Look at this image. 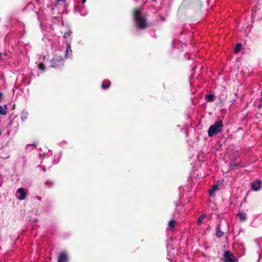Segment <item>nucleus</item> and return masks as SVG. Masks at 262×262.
I'll return each instance as SVG.
<instances>
[{"mask_svg":"<svg viewBox=\"0 0 262 262\" xmlns=\"http://www.w3.org/2000/svg\"><path fill=\"white\" fill-rule=\"evenodd\" d=\"M141 8L135 9L134 11V18L137 26L142 29L146 27L145 19L141 15Z\"/></svg>","mask_w":262,"mask_h":262,"instance_id":"1","label":"nucleus"},{"mask_svg":"<svg viewBox=\"0 0 262 262\" xmlns=\"http://www.w3.org/2000/svg\"><path fill=\"white\" fill-rule=\"evenodd\" d=\"M223 126V122L221 120L216 121L214 124L209 127L208 130V136L212 137L220 133L222 131Z\"/></svg>","mask_w":262,"mask_h":262,"instance_id":"2","label":"nucleus"},{"mask_svg":"<svg viewBox=\"0 0 262 262\" xmlns=\"http://www.w3.org/2000/svg\"><path fill=\"white\" fill-rule=\"evenodd\" d=\"M63 66V58L61 57L53 58L51 61V67L59 68Z\"/></svg>","mask_w":262,"mask_h":262,"instance_id":"3","label":"nucleus"},{"mask_svg":"<svg viewBox=\"0 0 262 262\" xmlns=\"http://www.w3.org/2000/svg\"><path fill=\"white\" fill-rule=\"evenodd\" d=\"M224 261L225 262H237V259L235 257L231 254L229 252L226 251L224 253Z\"/></svg>","mask_w":262,"mask_h":262,"instance_id":"4","label":"nucleus"},{"mask_svg":"<svg viewBox=\"0 0 262 262\" xmlns=\"http://www.w3.org/2000/svg\"><path fill=\"white\" fill-rule=\"evenodd\" d=\"M261 186V182L256 181L251 184V189L254 191H257L260 189Z\"/></svg>","mask_w":262,"mask_h":262,"instance_id":"5","label":"nucleus"},{"mask_svg":"<svg viewBox=\"0 0 262 262\" xmlns=\"http://www.w3.org/2000/svg\"><path fill=\"white\" fill-rule=\"evenodd\" d=\"M68 256L65 252L61 253L58 257V262H67Z\"/></svg>","mask_w":262,"mask_h":262,"instance_id":"6","label":"nucleus"},{"mask_svg":"<svg viewBox=\"0 0 262 262\" xmlns=\"http://www.w3.org/2000/svg\"><path fill=\"white\" fill-rule=\"evenodd\" d=\"M72 52V51L71 50V47L70 46V42H67V47H66V53H65V56L66 58L69 57L70 56L69 55V54H71Z\"/></svg>","mask_w":262,"mask_h":262,"instance_id":"7","label":"nucleus"},{"mask_svg":"<svg viewBox=\"0 0 262 262\" xmlns=\"http://www.w3.org/2000/svg\"><path fill=\"white\" fill-rule=\"evenodd\" d=\"M17 192L20 194V195L18 197V199L20 200L25 199L26 197V193L23 188H20L17 189Z\"/></svg>","mask_w":262,"mask_h":262,"instance_id":"8","label":"nucleus"},{"mask_svg":"<svg viewBox=\"0 0 262 262\" xmlns=\"http://www.w3.org/2000/svg\"><path fill=\"white\" fill-rule=\"evenodd\" d=\"M37 145L35 144H28L26 145V149L28 151H31V150L36 148Z\"/></svg>","mask_w":262,"mask_h":262,"instance_id":"9","label":"nucleus"},{"mask_svg":"<svg viewBox=\"0 0 262 262\" xmlns=\"http://www.w3.org/2000/svg\"><path fill=\"white\" fill-rule=\"evenodd\" d=\"M111 85V82L108 80H104L102 83V88L103 89H106L110 87Z\"/></svg>","mask_w":262,"mask_h":262,"instance_id":"10","label":"nucleus"},{"mask_svg":"<svg viewBox=\"0 0 262 262\" xmlns=\"http://www.w3.org/2000/svg\"><path fill=\"white\" fill-rule=\"evenodd\" d=\"M7 105H4L3 107L2 105H0V114L2 115H5L7 114Z\"/></svg>","mask_w":262,"mask_h":262,"instance_id":"11","label":"nucleus"},{"mask_svg":"<svg viewBox=\"0 0 262 262\" xmlns=\"http://www.w3.org/2000/svg\"><path fill=\"white\" fill-rule=\"evenodd\" d=\"M206 99L209 102H212L214 100V96L212 94H209L205 96Z\"/></svg>","mask_w":262,"mask_h":262,"instance_id":"12","label":"nucleus"},{"mask_svg":"<svg viewBox=\"0 0 262 262\" xmlns=\"http://www.w3.org/2000/svg\"><path fill=\"white\" fill-rule=\"evenodd\" d=\"M79 13L82 16H85L87 14L86 10L84 8L83 5H81V9L79 10Z\"/></svg>","mask_w":262,"mask_h":262,"instance_id":"13","label":"nucleus"},{"mask_svg":"<svg viewBox=\"0 0 262 262\" xmlns=\"http://www.w3.org/2000/svg\"><path fill=\"white\" fill-rule=\"evenodd\" d=\"M219 186L218 185H214L212 188L209 191V192H210V194L211 195H213V193L219 190Z\"/></svg>","mask_w":262,"mask_h":262,"instance_id":"14","label":"nucleus"},{"mask_svg":"<svg viewBox=\"0 0 262 262\" xmlns=\"http://www.w3.org/2000/svg\"><path fill=\"white\" fill-rule=\"evenodd\" d=\"M241 48H242L241 43H237L236 45V46H235V48L234 49V52L236 53L238 52L241 50Z\"/></svg>","mask_w":262,"mask_h":262,"instance_id":"15","label":"nucleus"},{"mask_svg":"<svg viewBox=\"0 0 262 262\" xmlns=\"http://www.w3.org/2000/svg\"><path fill=\"white\" fill-rule=\"evenodd\" d=\"M238 216L242 221H244L246 219V215L244 213H239L238 214Z\"/></svg>","mask_w":262,"mask_h":262,"instance_id":"16","label":"nucleus"},{"mask_svg":"<svg viewBox=\"0 0 262 262\" xmlns=\"http://www.w3.org/2000/svg\"><path fill=\"white\" fill-rule=\"evenodd\" d=\"M175 224H176V221L174 220H171L169 222V226L170 227H171V228L175 226Z\"/></svg>","mask_w":262,"mask_h":262,"instance_id":"17","label":"nucleus"},{"mask_svg":"<svg viewBox=\"0 0 262 262\" xmlns=\"http://www.w3.org/2000/svg\"><path fill=\"white\" fill-rule=\"evenodd\" d=\"M71 34H72V32L71 31H69L68 32L64 33V34L63 35V37L65 38H67L69 36H70Z\"/></svg>","mask_w":262,"mask_h":262,"instance_id":"18","label":"nucleus"},{"mask_svg":"<svg viewBox=\"0 0 262 262\" xmlns=\"http://www.w3.org/2000/svg\"><path fill=\"white\" fill-rule=\"evenodd\" d=\"M78 3V7H80V5H83L85 2V0H77Z\"/></svg>","mask_w":262,"mask_h":262,"instance_id":"19","label":"nucleus"},{"mask_svg":"<svg viewBox=\"0 0 262 262\" xmlns=\"http://www.w3.org/2000/svg\"><path fill=\"white\" fill-rule=\"evenodd\" d=\"M45 66L44 64L42 63H40L38 65V68L40 70H43L45 69Z\"/></svg>","mask_w":262,"mask_h":262,"instance_id":"20","label":"nucleus"},{"mask_svg":"<svg viewBox=\"0 0 262 262\" xmlns=\"http://www.w3.org/2000/svg\"><path fill=\"white\" fill-rule=\"evenodd\" d=\"M223 233L222 232V231H217V232H216V235L218 236V237H221L223 235Z\"/></svg>","mask_w":262,"mask_h":262,"instance_id":"21","label":"nucleus"},{"mask_svg":"<svg viewBox=\"0 0 262 262\" xmlns=\"http://www.w3.org/2000/svg\"><path fill=\"white\" fill-rule=\"evenodd\" d=\"M204 217H205V215H203L201 216L199 218V219H198V222H199L200 223H201L202 222V220H203V219L204 218Z\"/></svg>","mask_w":262,"mask_h":262,"instance_id":"22","label":"nucleus"},{"mask_svg":"<svg viewBox=\"0 0 262 262\" xmlns=\"http://www.w3.org/2000/svg\"><path fill=\"white\" fill-rule=\"evenodd\" d=\"M2 96H3V94L1 92H0V101L2 99Z\"/></svg>","mask_w":262,"mask_h":262,"instance_id":"23","label":"nucleus"},{"mask_svg":"<svg viewBox=\"0 0 262 262\" xmlns=\"http://www.w3.org/2000/svg\"><path fill=\"white\" fill-rule=\"evenodd\" d=\"M57 2H60V1H64V2L66 0H57Z\"/></svg>","mask_w":262,"mask_h":262,"instance_id":"24","label":"nucleus"},{"mask_svg":"<svg viewBox=\"0 0 262 262\" xmlns=\"http://www.w3.org/2000/svg\"><path fill=\"white\" fill-rule=\"evenodd\" d=\"M261 95H262V91H261Z\"/></svg>","mask_w":262,"mask_h":262,"instance_id":"25","label":"nucleus"}]
</instances>
